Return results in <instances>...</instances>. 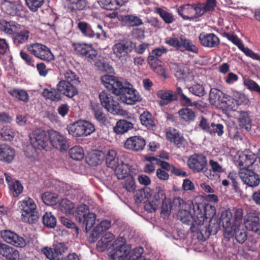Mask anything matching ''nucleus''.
Here are the masks:
<instances>
[{"label": "nucleus", "mask_w": 260, "mask_h": 260, "mask_svg": "<svg viewBox=\"0 0 260 260\" xmlns=\"http://www.w3.org/2000/svg\"><path fill=\"white\" fill-rule=\"evenodd\" d=\"M101 81L108 90L116 95L121 103L134 105L142 100L137 90L129 83L123 84L116 77L108 75L102 76Z\"/></svg>", "instance_id": "f257e3e1"}, {"label": "nucleus", "mask_w": 260, "mask_h": 260, "mask_svg": "<svg viewBox=\"0 0 260 260\" xmlns=\"http://www.w3.org/2000/svg\"><path fill=\"white\" fill-rule=\"evenodd\" d=\"M197 208L196 219L199 220L198 225H201L200 234L201 240H206L211 235H216L219 230L218 221L214 218L216 214V208L209 204L204 205L201 204H195Z\"/></svg>", "instance_id": "f03ea898"}, {"label": "nucleus", "mask_w": 260, "mask_h": 260, "mask_svg": "<svg viewBox=\"0 0 260 260\" xmlns=\"http://www.w3.org/2000/svg\"><path fill=\"white\" fill-rule=\"evenodd\" d=\"M184 209H180L177 216L180 221L184 224L190 225V231L191 233L197 232L198 238H200L201 225H198L199 220L196 219V211L197 208L192 202L188 201L183 206Z\"/></svg>", "instance_id": "7ed1b4c3"}, {"label": "nucleus", "mask_w": 260, "mask_h": 260, "mask_svg": "<svg viewBox=\"0 0 260 260\" xmlns=\"http://www.w3.org/2000/svg\"><path fill=\"white\" fill-rule=\"evenodd\" d=\"M18 207L21 212V220L29 224L36 223L39 218L37 205L30 198H25L18 202Z\"/></svg>", "instance_id": "20e7f679"}, {"label": "nucleus", "mask_w": 260, "mask_h": 260, "mask_svg": "<svg viewBox=\"0 0 260 260\" xmlns=\"http://www.w3.org/2000/svg\"><path fill=\"white\" fill-rule=\"evenodd\" d=\"M69 133L73 137H86L90 135L95 131V127L91 122L80 120L68 125Z\"/></svg>", "instance_id": "39448f33"}, {"label": "nucleus", "mask_w": 260, "mask_h": 260, "mask_svg": "<svg viewBox=\"0 0 260 260\" xmlns=\"http://www.w3.org/2000/svg\"><path fill=\"white\" fill-rule=\"evenodd\" d=\"M30 144L36 149L47 150L50 148L49 134L41 128L32 132L29 136Z\"/></svg>", "instance_id": "423d86ee"}, {"label": "nucleus", "mask_w": 260, "mask_h": 260, "mask_svg": "<svg viewBox=\"0 0 260 260\" xmlns=\"http://www.w3.org/2000/svg\"><path fill=\"white\" fill-rule=\"evenodd\" d=\"M28 52L35 57L47 62L54 60V57L50 49L40 43L29 44L26 45Z\"/></svg>", "instance_id": "0eeeda50"}, {"label": "nucleus", "mask_w": 260, "mask_h": 260, "mask_svg": "<svg viewBox=\"0 0 260 260\" xmlns=\"http://www.w3.org/2000/svg\"><path fill=\"white\" fill-rule=\"evenodd\" d=\"M234 99L217 88H211L209 93V101L212 105L224 108L232 106Z\"/></svg>", "instance_id": "6e6552de"}, {"label": "nucleus", "mask_w": 260, "mask_h": 260, "mask_svg": "<svg viewBox=\"0 0 260 260\" xmlns=\"http://www.w3.org/2000/svg\"><path fill=\"white\" fill-rule=\"evenodd\" d=\"M78 28L82 35L86 37L99 39L102 34L105 38L107 37L106 32L100 24L92 26L86 22L80 21L78 23Z\"/></svg>", "instance_id": "1a4fd4ad"}, {"label": "nucleus", "mask_w": 260, "mask_h": 260, "mask_svg": "<svg viewBox=\"0 0 260 260\" xmlns=\"http://www.w3.org/2000/svg\"><path fill=\"white\" fill-rule=\"evenodd\" d=\"M200 9L198 4L183 5L178 9L179 15L184 19L187 20H193L202 16L203 12Z\"/></svg>", "instance_id": "9d476101"}, {"label": "nucleus", "mask_w": 260, "mask_h": 260, "mask_svg": "<svg viewBox=\"0 0 260 260\" xmlns=\"http://www.w3.org/2000/svg\"><path fill=\"white\" fill-rule=\"evenodd\" d=\"M132 50V42L128 40H120L112 46L113 54L121 61L126 60Z\"/></svg>", "instance_id": "9b49d317"}, {"label": "nucleus", "mask_w": 260, "mask_h": 260, "mask_svg": "<svg viewBox=\"0 0 260 260\" xmlns=\"http://www.w3.org/2000/svg\"><path fill=\"white\" fill-rule=\"evenodd\" d=\"M101 106L109 112L114 114L120 113V106L118 102L113 100V97L108 92L103 91L99 94Z\"/></svg>", "instance_id": "f8f14e48"}, {"label": "nucleus", "mask_w": 260, "mask_h": 260, "mask_svg": "<svg viewBox=\"0 0 260 260\" xmlns=\"http://www.w3.org/2000/svg\"><path fill=\"white\" fill-rule=\"evenodd\" d=\"M207 165V157L201 153H194L187 160L188 167L194 173L203 172Z\"/></svg>", "instance_id": "ddd939ff"}, {"label": "nucleus", "mask_w": 260, "mask_h": 260, "mask_svg": "<svg viewBox=\"0 0 260 260\" xmlns=\"http://www.w3.org/2000/svg\"><path fill=\"white\" fill-rule=\"evenodd\" d=\"M238 174L243 183L247 186L254 187L259 185L260 182L259 176L253 170L249 168H240Z\"/></svg>", "instance_id": "4468645a"}, {"label": "nucleus", "mask_w": 260, "mask_h": 260, "mask_svg": "<svg viewBox=\"0 0 260 260\" xmlns=\"http://www.w3.org/2000/svg\"><path fill=\"white\" fill-rule=\"evenodd\" d=\"M73 46L77 53L85 57L88 61L91 62L95 60L98 51L93 47L92 44L74 43Z\"/></svg>", "instance_id": "2eb2a0df"}, {"label": "nucleus", "mask_w": 260, "mask_h": 260, "mask_svg": "<svg viewBox=\"0 0 260 260\" xmlns=\"http://www.w3.org/2000/svg\"><path fill=\"white\" fill-rule=\"evenodd\" d=\"M67 247L62 243L53 245L52 248L44 247L42 252L50 260H63L61 256L67 250Z\"/></svg>", "instance_id": "dca6fc26"}, {"label": "nucleus", "mask_w": 260, "mask_h": 260, "mask_svg": "<svg viewBox=\"0 0 260 260\" xmlns=\"http://www.w3.org/2000/svg\"><path fill=\"white\" fill-rule=\"evenodd\" d=\"M50 144L55 148L61 151H67L69 145L66 139L59 133L54 130L48 131Z\"/></svg>", "instance_id": "f3484780"}, {"label": "nucleus", "mask_w": 260, "mask_h": 260, "mask_svg": "<svg viewBox=\"0 0 260 260\" xmlns=\"http://www.w3.org/2000/svg\"><path fill=\"white\" fill-rule=\"evenodd\" d=\"M1 237L7 243L17 247H24L26 245V241L22 237L9 230L2 231Z\"/></svg>", "instance_id": "a211bd4d"}, {"label": "nucleus", "mask_w": 260, "mask_h": 260, "mask_svg": "<svg viewBox=\"0 0 260 260\" xmlns=\"http://www.w3.org/2000/svg\"><path fill=\"white\" fill-rule=\"evenodd\" d=\"M110 254L113 260H129V247L123 244H118L116 241Z\"/></svg>", "instance_id": "6ab92c4d"}, {"label": "nucleus", "mask_w": 260, "mask_h": 260, "mask_svg": "<svg viewBox=\"0 0 260 260\" xmlns=\"http://www.w3.org/2000/svg\"><path fill=\"white\" fill-rule=\"evenodd\" d=\"M245 228L260 235V222L259 213L256 211L248 213L244 221Z\"/></svg>", "instance_id": "aec40b11"}, {"label": "nucleus", "mask_w": 260, "mask_h": 260, "mask_svg": "<svg viewBox=\"0 0 260 260\" xmlns=\"http://www.w3.org/2000/svg\"><path fill=\"white\" fill-rule=\"evenodd\" d=\"M256 160V156L254 153L249 149H245L241 152L238 160L236 161L237 166L240 168H248L251 166Z\"/></svg>", "instance_id": "412c9836"}, {"label": "nucleus", "mask_w": 260, "mask_h": 260, "mask_svg": "<svg viewBox=\"0 0 260 260\" xmlns=\"http://www.w3.org/2000/svg\"><path fill=\"white\" fill-rule=\"evenodd\" d=\"M146 145L145 139L141 136H133L127 138L124 143V147L135 152L143 150Z\"/></svg>", "instance_id": "4be33fe9"}, {"label": "nucleus", "mask_w": 260, "mask_h": 260, "mask_svg": "<svg viewBox=\"0 0 260 260\" xmlns=\"http://www.w3.org/2000/svg\"><path fill=\"white\" fill-rule=\"evenodd\" d=\"M56 87L61 95L63 94L71 98L78 94V90L75 85L67 81L60 80L56 85Z\"/></svg>", "instance_id": "5701e85b"}, {"label": "nucleus", "mask_w": 260, "mask_h": 260, "mask_svg": "<svg viewBox=\"0 0 260 260\" xmlns=\"http://www.w3.org/2000/svg\"><path fill=\"white\" fill-rule=\"evenodd\" d=\"M199 40L203 46L208 48L216 47L220 43L219 38L214 33L202 32L199 35Z\"/></svg>", "instance_id": "b1692460"}, {"label": "nucleus", "mask_w": 260, "mask_h": 260, "mask_svg": "<svg viewBox=\"0 0 260 260\" xmlns=\"http://www.w3.org/2000/svg\"><path fill=\"white\" fill-rule=\"evenodd\" d=\"M90 109L95 119L102 125H106L108 120L103 111V107L99 103L91 102Z\"/></svg>", "instance_id": "393cba45"}, {"label": "nucleus", "mask_w": 260, "mask_h": 260, "mask_svg": "<svg viewBox=\"0 0 260 260\" xmlns=\"http://www.w3.org/2000/svg\"><path fill=\"white\" fill-rule=\"evenodd\" d=\"M166 200V197L164 191L159 189L154 194L152 200L145 206V208L150 212H154L158 208L161 203Z\"/></svg>", "instance_id": "a878e982"}, {"label": "nucleus", "mask_w": 260, "mask_h": 260, "mask_svg": "<svg viewBox=\"0 0 260 260\" xmlns=\"http://www.w3.org/2000/svg\"><path fill=\"white\" fill-rule=\"evenodd\" d=\"M15 156L14 149L6 144H0V161L11 163Z\"/></svg>", "instance_id": "bb28decb"}, {"label": "nucleus", "mask_w": 260, "mask_h": 260, "mask_svg": "<svg viewBox=\"0 0 260 260\" xmlns=\"http://www.w3.org/2000/svg\"><path fill=\"white\" fill-rule=\"evenodd\" d=\"M219 220V225L221 223L226 233H232L233 227L235 224L233 223L231 210L228 209L222 212Z\"/></svg>", "instance_id": "cd10ccee"}, {"label": "nucleus", "mask_w": 260, "mask_h": 260, "mask_svg": "<svg viewBox=\"0 0 260 260\" xmlns=\"http://www.w3.org/2000/svg\"><path fill=\"white\" fill-rule=\"evenodd\" d=\"M0 254L7 260H19V252L13 247L0 242Z\"/></svg>", "instance_id": "c85d7f7f"}, {"label": "nucleus", "mask_w": 260, "mask_h": 260, "mask_svg": "<svg viewBox=\"0 0 260 260\" xmlns=\"http://www.w3.org/2000/svg\"><path fill=\"white\" fill-rule=\"evenodd\" d=\"M156 95L161 100L159 103L160 106L166 105L178 100L176 91L174 92L171 90H159L156 92Z\"/></svg>", "instance_id": "c756f323"}, {"label": "nucleus", "mask_w": 260, "mask_h": 260, "mask_svg": "<svg viewBox=\"0 0 260 260\" xmlns=\"http://www.w3.org/2000/svg\"><path fill=\"white\" fill-rule=\"evenodd\" d=\"M105 153L101 150H95L88 154L85 160L89 166H96L101 165L105 159Z\"/></svg>", "instance_id": "7c9ffc66"}, {"label": "nucleus", "mask_w": 260, "mask_h": 260, "mask_svg": "<svg viewBox=\"0 0 260 260\" xmlns=\"http://www.w3.org/2000/svg\"><path fill=\"white\" fill-rule=\"evenodd\" d=\"M18 30H19L18 32H15L13 38V43L17 47L26 43L30 34L29 29L21 25V28Z\"/></svg>", "instance_id": "2f4dec72"}, {"label": "nucleus", "mask_w": 260, "mask_h": 260, "mask_svg": "<svg viewBox=\"0 0 260 260\" xmlns=\"http://www.w3.org/2000/svg\"><path fill=\"white\" fill-rule=\"evenodd\" d=\"M169 67L171 71H172L175 76L178 80H187V75L185 71L184 67L182 63L176 62L174 61L169 62Z\"/></svg>", "instance_id": "473e14b6"}, {"label": "nucleus", "mask_w": 260, "mask_h": 260, "mask_svg": "<svg viewBox=\"0 0 260 260\" xmlns=\"http://www.w3.org/2000/svg\"><path fill=\"white\" fill-rule=\"evenodd\" d=\"M246 229L243 224L235 225L232 229V233H228L229 235H235L237 242L243 243L247 239V235Z\"/></svg>", "instance_id": "72a5a7b5"}, {"label": "nucleus", "mask_w": 260, "mask_h": 260, "mask_svg": "<svg viewBox=\"0 0 260 260\" xmlns=\"http://www.w3.org/2000/svg\"><path fill=\"white\" fill-rule=\"evenodd\" d=\"M178 114L180 119L187 124L193 122L196 119L195 111L188 107L180 109L178 111Z\"/></svg>", "instance_id": "f704fd0d"}, {"label": "nucleus", "mask_w": 260, "mask_h": 260, "mask_svg": "<svg viewBox=\"0 0 260 260\" xmlns=\"http://www.w3.org/2000/svg\"><path fill=\"white\" fill-rule=\"evenodd\" d=\"M2 30L6 34L12 35L21 28V25L13 21H8L5 19L0 20Z\"/></svg>", "instance_id": "c9c22d12"}, {"label": "nucleus", "mask_w": 260, "mask_h": 260, "mask_svg": "<svg viewBox=\"0 0 260 260\" xmlns=\"http://www.w3.org/2000/svg\"><path fill=\"white\" fill-rule=\"evenodd\" d=\"M141 123L147 128L154 130L156 127L155 122L152 114L147 111H144L140 116Z\"/></svg>", "instance_id": "e433bc0d"}, {"label": "nucleus", "mask_w": 260, "mask_h": 260, "mask_svg": "<svg viewBox=\"0 0 260 260\" xmlns=\"http://www.w3.org/2000/svg\"><path fill=\"white\" fill-rule=\"evenodd\" d=\"M133 127V123L122 119L117 121L115 126L113 127V131L116 134L121 135L127 132Z\"/></svg>", "instance_id": "4c0bfd02"}, {"label": "nucleus", "mask_w": 260, "mask_h": 260, "mask_svg": "<svg viewBox=\"0 0 260 260\" xmlns=\"http://www.w3.org/2000/svg\"><path fill=\"white\" fill-rule=\"evenodd\" d=\"M111 226V221L107 220H103L98 223L93 228L91 236L98 239L103 233L106 231Z\"/></svg>", "instance_id": "58836bf2"}, {"label": "nucleus", "mask_w": 260, "mask_h": 260, "mask_svg": "<svg viewBox=\"0 0 260 260\" xmlns=\"http://www.w3.org/2000/svg\"><path fill=\"white\" fill-rule=\"evenodd\" d=\"M131 168V166L129 165L121 162L120 164H118L117 167L113 170H115V174L118 179L122 180L130 176Z\"/></svg>", "instance_id": "ea45409f"}, {"label": "nucleus", "mask_w": 260, "mask_h": 260, "mask_svg": "<svg viewBox=\"0 0 260 260\" xmlns=\"http://www.w3.org/2000/svg\"><path fill=\"white\" fill-rule=\"evenodd\" d=\"M42 95L46 99L52 102H58L60 101L62 98V96L60 95V93L57 88H45L43 89Z\"/></svg>", "instance_id": "a19ab883"}, {"label": "nucleus", "mask_w": 260, "mask_h": 260, "mask_svg": "<svg viewBox=\"0 0 260 260\" xmlns=\"http://www.w3.org/2000/svg\"><path fill=\"white\" fill-rule=\"evenodd\" d=\"M166 136L168 141L176 145H181L184 139L182 136H180L179 132L174 128L170 127L166 132Z\"/></svg>", "instance_id": "79ce46f5"}, {"label": "nucleus", "mask_w": 260, "mask_h": 260, "mask_svg": "<svg viewBox=\"0 0 260 260\" xmlns=\"http://www.w3.org/2000/svg\"><path fill=\"white\" fill-rule=\"evenodd\" d=\"M23 6L16 3L7 2L4 4V10L6 13L12 16H18L21 15V11Z\"/></svg>", "instance_id": "37998d69"}, {"label": "nucleus", "mask_w": 260, "mask_h": 260, "mask_svg": "<svg viewBox=\"0 0 260 260\" xmlns=\"http://www.w3.org/2000/svg\"><path fill=\"white\" fill-rule=\"evenodd\" d=\"M238 122L239 126L242 128L249 131L251 128V120L249 114L247 111H241L239 112Z\"/></svg>", "instance_id": "c03bdc74"}, {"label": "nucleus", "mask_w": 260, "mask_h": 260, "mask_svg": "<svg viewBox=\"0 0 260 260\" xmlns=\"http://www.w3.org/2000/svg\"><path fill=\"white\" fill-rule=\"evenodd\" d=\"M105 161L107 166L108 168L114 169L117 167L118 164V157H117V152L115 150H109L105 153Z\"/></svg>", "instance_id": "a18cd8bd"}, {"label": "nucleus", "mask_w": 260, "mask_h": 260, "mask_svg": "<svg viewBox=\"0 0 260 260\" xmlns=\"http://www.w3.org/2000/svg\"><path fill=\"white\" fill-rule=\"evenodd\" d=\"M176 94L178 96V99H179L182 106L186 107L197 106V102L196 101L192 102L191 99L184 94L182 91V89L180 87H178L177 88Z\"/></svg>", "instance_id": "49530a36"}, {"label": "nucleus", "mask_w": 260, "mask_h": 260, "mask_svg": "<svg viewBox=\"0 0 260 260\" xmlns=\"http://www.w3.org/2000/svg\"><path fill=\"white\" fill-rule=\"evenodd\" d=\"M69 10L73 12L84 9L86 6V0H66Z\"/></svg>", "instance_id": "de8ad7c7"}, {"label": "nucleus", "mask_w": 260, "mask_h": 260, "mask_svg": "<svg viewBox=\"0 0 260 260\" xmlns=\"http://www.w3.org/2000/svg\"><path fill=\"white\" fill-rule=\"evenodd\" d=\"M209 164L210 167L209 172L205 171V173H206V175L210 179L213 177V175L211 173L212 172L215 174H219L223 173L224 171V169L223 168L222 166L218 162L213 159H210L209 161Z\"/></svg>", "instance_id": "09e8293b"}, {"label": "nucleus", "mask_w": 260, "mask_h": 260, "mask_svg": "<svg viewBox=\"0 0 260 260\" xmlns=\"http://www.w3.org/2000/svg\"><path fill=\"white\" fill-rule=\"evenodd\" d=\"M59 210L66 214H73L74 212L75 205L67 199H62L59 204Z\"/></svg>", "instance_id": "8fccbe9b"}, {"label": "nucleus", "mask_w": 260, "mask_h": 260, "mask_svg": "<svg viewBox=\"0 0 260 260\" xmlns=\"http://www.w3.org/2000/svg\"><path fill=\"white\" fill-rule=\"evenodd\" d=\"M95 220L96 215L93 213L88 212V214L83 218V220L80 223H82L83 225L85 226V230L87 233L95 223Z\"/></svg>", "instance_id": "3c124183"}, {"label": "nucleus", "mask_w": 260, "mask_h": 260, "mask_svg": "<svg viewBox=\"0 0 260 260\" xmlns=\"http://www.w3.org/2000/svg\"><path fill=\"white\" fill-rule=\"evenodd\" d=\"M122 21L129 26H138L143 24V21L139 17L133 15H125L122 18Z\"/></svg>", "instance_id": "603ef678"}, {"label": "nucleus", "mask_w": 260, "mask_h": 260, "mask_svg": "<svg viewBox=\"0 0 260 260\" xmlns=\"http://www.w3.org/2000/svg\"><path fill=\"white\" fill-rule=\"evenodd\" d=\"M71 158L76 160H81L84 157V152L83 148L79 146H75L69 150Z\"/></svg>", "instance_id": "864d4df0"}, {"label": "nucleus", "mask_w": 260, "mask_h": 260, "mask_svg": "<svg viewBox=\"0 0 260 260\" xmlns=\"http://www.w3.org/2000/svg\"><path fill=\"white\" fill-rule=\"evenodd\" d=\"M9 93L13 97L18 99L19 101L27 102L29 100V95L27 92L22 89H13L9 91Z\"/></svg>", "instance_id": "5fc2aeb1"}, {"label": "nucleus", "mask_w": 260, "mask_h": 260, "mask_svg": "<svg viewBox=\"0 0 260 260\" xmlns=\"http://www.w3.org/2000/svg\"><path fill=\"white\" fill-rule=\"evenodd\" d=\"M181 47L185 48L186 51L197 53L199 52L198 48L193 44L192 42L183 36H181Z\"/></svg>", "instance_id": "6e6d98bb"}, {"label": "nucleus", "mask_w": 260, "mask_h": 260, "mask_svg": "<svg viewBox=\"0 0 260 260\" xmlns=\"http://www.w3.org/2000/svg\"><path fill=\"white\" fill-rule=\"evenodd\" d=\"M41 199L43 203L48 206L56 205L57 202V196L50 192H45L42 194Z\"/></svg>", "instance_id": "4d7b16f0"}, {"label": "nucleus", "mask_w": 260, "mask_h": 260, "mask_svg": "<svg viewBox=\"0 0 260 260\" xmlns=\"http://www.w3.org/2000/svg\"><path fill=\"white\" fill-rule=\"evenodd\" d=\"M102 8L108 10H117L120 6L118 0H99Z\"/></svg>", "instance_id": "13d9d810"}, {"label": "nucleus", "mask_w": 260, "mask_h": 260, "mask_svg": "<svg viewBox=\"0 0 260 260\" xmlns=\"http://www.w3.org/2000/svg\"><path fill=\"white\" fill-rule=\"evenodd\" d=\"M42 220L44 225L49 228H54L56 224V219L51 212H46Z\"/></svg>", "instance_id": "bf43d9fd"}, {"label": "nucleus", "mask_w": 260, "mask_h": 260, "mask_svg": "<svg viewBox=\"0 0 260 260\" xmlns=\"http://www.w3.org/2000/svg\"><path fill=\"white\" fill-rule=\"evenodd\" d=\"M190 93L196 96L202 97L206 94L204 86L200 83H196L188 88Z\"/></svg>", "instance_id": "052dcab7"}, {"label": "nucleus", "mask_w": 260, "mask_h": 260, "mask_svg": "<svg viewBox=\"0 0 260 260\" xmlns=\"http://www.w3.org/2000/svg\"><path fill=\"white\" fill-rule=\"evenodd\" d=\"M89 212V207L85 204H82L79 205L76 212L75 217L77 221L79 222H81L83 218L88 214Z\"/></svg>", "instance_id": "680f3d73"}, {"label": "nucleus", "mask_w": 260, "mask_h": 260, "mask_svg": "<svg viewBox=\"0 0 260 260\" xmlns=\"http://www.w3.org/2000/svg\"><path fill=\"white\" fill-rule=\"evenodd\" d=\"M155 11L160 16L166 23L170 24L174 22V18L172 14L167 12L160 8H156Z\"/></svg>", "instance_id": "e2e57ef3"}, {"label": "nucleus", "mask_w": 260, "mask_h": 260, "mask_svg": "<svg viewBox=\"0 0 260 260\" xmlns=\"http://www.w3.org/2000/svg\"><path fill=\"white\" fill-rule=\"evenodd\" d=\"M232 216L234 214L233 223L235 225L242 224V220L243 217V210L241 208L234 207L231 210Z\"/></svg>", "instance_id": "0e129e2a"}, {"label": "nucleus", "mask_w": 260, "mask_h": 260, "mask_svg": "<svg viewBox=\"0 0 260 260\" xmlns=\"http://www.w3.org/2000/svg\"><path fill=\"white\" fill-rule=\"evenodd\" d=\"M224 132V126L222 124L212 122L211 126L208 134L211 135H216L218 137H222Z\"/></svg>", "instance_id": "69168bd1"}, {"label": "nucleus", "mask_w": 260, "mask_h": 260, "mask_svg": "<svg viewBox=\"0 0 260 260\" xmlns=\"http://www.w3.org/2000/svg\"><path fill=\"white\" fill-rule=\"evenodd\" d=\"M64 80L69 82L73 83L74 84H78L80 83L79 77L75 72L70 70H67L64 73Z\"/></svg>", "instance_id": "338daca9"}, {"label": "nucleus", "mask_w": 260, "mask_h": 260, "mask_svg": "<svg viewBox=\"0 0 260 260\" xmlns=\"http://www.w3.org/2000/svg\"><path fill=\"white\" fill-rule=\"evenodd\" d=\"M10 190L12 192L13 196L15 197H18L23 191V187L21 183L15 180L14 182L9 184Z\"/></svg>", "instance_id": "774afa93"}]
</instances>
